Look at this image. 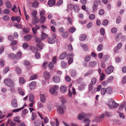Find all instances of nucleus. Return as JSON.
<instances>
[{
    "instance_id": "nucleus-13",
    "label": "nucleus",
    "mask_w": 126,
    "mask_h": 126,
    "mask_svg": "<svg viewBox=\"0 0 126 126\" xmlns=\"http://www.w3.org/2000/svg\"><path fill=\"white\" fill-rule=\"evenodd\" d=\"M67 53L64 52L61 54L59 57L60 59L62 60L64 59L66 56Z\"/></svg>"
},
{
    "instance_id": "nucleus-17",
    "label": "nucleus",
    "mask_w": 126,
    "mask_h": 126,
    "mask_svg": "<svg viewBox=\"0 0 126 126\" xmlns=\"http://www.w3.org/2000/svg\"><path fill=\"white\" fill-rule=\"evenodd\" d=\"M48 36V35L46 33L42 32V34L41 36V39L44 40Z\"/></svg>"
},
{
    "instance_id": "nucleus-18",
    "label": "nucleus",
    "mask_w": 126,
    "mask_h": 126,
    "mask_svg": "<svg viewBox=\"0 0 126 126\" xmlns=\"http://www.w3.org/2000/svg\"><path fill=\"white\" fill-rule=\"evenodd\" d=\"M122 46V44L121 43H119L116 46L117 49H114V51L116 52L118 51V50L121 48Z\"/></svg>"
},
{
    "instance_id": "nucleus-8",
    "label": "nucleus",
    "mask_w": 126,
    "mask_h": 126,
    "mask_svg": "<svg viewBox=\"0 0 126 126\" xmlns=\"http://www.w3.org/2000/svg\"><path fill=\"white\" fill-rule=\"evenodd\" d=\"M60 91L63 93H65L67 91V89L66 87L65 86H62L60 88Z\"/></svg>"
},
{
    "instance_id": "nucleus-31",
    "label": "nucleus",
    "mask_w": 126,
    "mask_h": 126,
    "mask_svg": "<svg viewBox=\"0 0 126 126\" xmlns=\"http://www.w3.org/2000/svg\"><path fill=\"white\" fill-rule=\"evenodd\" d=\"M105 115L104 113L103 114L100 115L99 118L97 117L96 118V120L97 119V120H96V121H101V119L104 118Z\"/></svg>"
},
{
    "instance_id": "nucleus-63",
    "label": "nucleus",
    "mask_w": 126,
    "mask_h": 126,
    "mask_svg": "<svg viewBox=\"0 0 126 126\" xmlns=\"http://www.w3.org/2000/svg\"><path fill=\"white\" fill-rule=\"evenodd\" d=\"M117 31V29L115 27L112 28L111 30V31L113 33H116Z\"/></svg>"
},
{
    "instance_id": "nucleus-2",
    "label": "nucleus",
    "mask_w": 126,
    "mask_h": 126,
    "mask_svg": "<svg viewBox=\"0 0 126 126\" xmlns=\"http://www.w3.org/2000/svg\"><path fill=\"white\" fill-rule=\"evenodd\" d=\"M108 106L109 108L110 109H112L114 108H116L119 106L118 104L116 103L114 101H112L111 99H109L108 101V103L106 104Z\"/></svg>"
},
{
    "instance_id": "nucleus-1",
    "label": "nucleus",
    "mask_w": 126,
    "mask_h": 126,
    "mask_svg": "<svg viewBox=\"0 0 126 126\" xmlns=\"http://www.w3.org/2000/svg\"><path fill=\"white\" fill-rule=\"evenodd\" d=\"M56 106L57 108V111L58 114H61L64 113V110L66 108L64 105L57 104Z\"/></svg>"
},
{
    "instance_id": "nucleus-44",
    "label": "nucleus",
    "mask_w": 126,
    "mask_h": 126,
    "mask_svg": "<svg viewBox=\"0 0 126 126\" xmlns=\"http://www.w3.org/2000/svg\"><path fill=\"white\" fill-rule=\"evenodd\" d=\"M49 91L50 93L52 94H54L56 92L54 89H53V88H52V87H51L50 88Z\"/></svg>"
},
{
    "instance_id": "nucleus-50",
    "label": "nucleus",
    "mask_w": 126,
    "mask_h": 126,
    "mask_svg": "<svg viewBox=\"0 0 126 126\" xmlns=\"http://www.w3.org/2000/svg\"><path fill=\"white\" fill-rule=\"evenodd\" d=\"M126 103L125 102H123L121 105H120L119 107V110H120L124 108Z\"/></svg>"
},
{
    "instance_id": "nucleus-26",
    "label": "nucleus",
    "mask_w": 126,
    "mask_h": 126,
    "mask_svg": "<svg viewBox=\"0 0 126 126\" xmlns=\"http://www.w3.org/2000/svg\"><path fill=\"white\" fill-rule=\"evenodd\" d=\"M106 93L108 94H110L112 92V90L111 88L110 87H108L106 88Z\"/></svg>"
},
{
    "instance_id": "nucleus-38",
    "label": "nucleus",
    "mask_w": 126,
    "mask_h": 126,
    "mask_svg": "<svg viewBox=\"0 0 126 126\" xmlns=\"http://www.w3.org/2000/svg\"><path fill=\"white\" fill-rule=\"evenodd\" d=\"M122 37V35L121 33L119 34L116 38V41L117 42H118V41L121 39Z\"/></svg>"
},
{
    "instance_id": "nucleus-62",
    "label": "nucleus",
    "mask_w": 126,
    "mask_h": 126,
    "mask_svg": "<svg viewBox=\"0 0 126 126\" xmlns=\"http://www.w3.org/2000/svg\"><path fill=\"white\" fill-rule=\"evenodd\" d=\"M35 41L37 43H40L41 42V40L40 38L39 37H36L35 38Z\"/></svg>"
},
{
    "instance_id": "nucleus-11",
    "label": "nucleus",
    "mask_w": 126,
    "mask_h": 126,
    "mask_svg": "<svg viewBox=\"0 0 126 126\" xmlns=\"http://www.w3.org/2000/svg\"><path fill=\"white\" fill-rule=\"evenodd\" d=\"M36 86V83L35 82L33 81L32 82L30 85V89H34Z\"/></svg>"
},
{
    "instance_id": "nucleus-27",
    "label": "nucleus",
    "mask_w": 126,
    "mask_h": 126,
    "mask_svg": "<svg viewBox=\"0 0 126 126\" xmlns=\"http://www.w3.org/2000/svg\"><path fill=\"white\" fill-rule=\"evenodd\" d=\"M31 39V36L29 35H26L24 37V39L25 40L28 41Z\"/></svg>"
},
{
    "instance_id": "nucleus-10",
    "label": "nucleus",
    "mask_w": 126,
    "mask_h": 126,
    "mask_svg": "<svg viewBox=\"0 0 126 126\" xmlns=\"http://www.w3.org/2000/svg\"><path fill=\"white\" fill-rule=\"evenodd\" d=\"M44 77L45 79L48 80L50 78V74L47 71L44 73Z\"/></svg>"
},
{
    "instance_id": "nucleus-12",
    "label": "nucleus",
    "mask_w": 126,
    "mask_h": 126,
    "mask_svg": "<svg viewBox=\"0 0 126 126\" xmlns=\"http://www.w3.org/2000/svg\"><path fill=\"white\" fill-rule=\"evenodd\" d=\"M86 85V84L84 82H82L81 84L78 87L79 90H82L84 89Z\"/></svg>"
},
{
    "instance_id": "nucleus-39",
    "label": "nucleus",
    "mask_w": 126,
    "mask_h": 126,
    "mask_svg": "<svg viewBox=\"0 0 126 126\" xmlns=\"http://www.w3.org/2000/svg\"><path fill=\"white\" fill-rule=\"evenodd\" d=\"M37 78V76L35 74L32 75L30 78V79L31 80L36 79Z\"/></svg>"
},
{
    "instance_id": "nucleus-61",
    "label": "nucleus",
    "mask_w": 126,
    "mask_h": 126,
    "mask_svg": "<svg viewBox=\"0 0 126 126\" xmlns=\"http://www.w3.org/2000/svg\"><path fill=\"white\" fill-rule=\"evenodd\" d=\"M22 55L20 51L16 53V56L17 58H20Z\"/></svg>"
},
{
    "instance_id": "nucleus-4",
    "label": "nucleus",
    "mask_w": 126,
    "mask_h": 126,
    "mask_svg": "<svg viewBox=\"0 0 126 126\" xmlns=\"http://www.w3.org/2000/svg\"><path fill=\"white\" fill-rule=\"evenodd\" d=\"M114 70V67L110 65L105 70V73L107 74H109L112 72Z\"/></svg>"
},
{
    "instance_id": "nucleus-21",
    "label": "nucleus",
    "mask_w": 126,
    "mask_h": 126,
    "mask_svg": "<svg viewBox=\"0 0 126 126\" xmlns=\"http://www.w3.org/2000/svg\"><path fill=\"white\" fill-rule=\"evenodd\" d=\"M40 99L41 102L45 103L46 100V97L44 95L41 94L40 95Z\"/></svg>"
},
{
    "instance_id": "nucleus-22",
    "label": "nucleus",
    "mask_w": 126,
    "mask_h": 126,
    "mask_svg": "<svg viewBox=\"0 0 126 126\" xmlns=\"http://www.w3.org/2000/svg\"><path fill=\"white\" fill-rule=\"evenodd\" d=\"M67 64L65 63L63 61H62L61 62V66L63 68H66L67 66Z\"/></svg>"
},
{
    "instance_id": "nucleus-35",
    "label": "nucleus",
    "mask_w": 126,
    "mask_h": 126,
    "mask_svg": "<svg viewBox=\"0 0 126 126\" xmlns=\"http://www.w3.org/2000/svg\"><path fill=\"white\" fill-rule=\"evenodd\" d=\"M80 46L82 47L84 49V50H87L88 49L87 46L85 44H80Z\"/></svg>"
},
{
    "instance_id": "nucleus-3",
    "label": "nucleus",
    "mask_w": 126,
    "mask_h": 126,
    "mask_svg": "<svg viewBox=\"0 0 126 126\" xmlns=\"http://www.w3.org/2000/svg\"><path fill=\"white\" fill-rule=\"evenodd\" d=\"M5 84L7 86L12 88L15 86V84L14 81L10 79H5L4 80Z\"/></svg>"
},
{
    "instance_id": "nucleus-49",
    "label": "nucleus",
    "mask_w": 126,
    "mask_h": 126,
    "mask_svg": "<svg viewBox=\"0 0 126 126\" xmlns=\"http://www.w3.org/2000/svg\"><path fill=\"white\" fill-rule=\"evenodd\" d=\"M34 96L32 94H31L30 95L29 97V101L31 102H32L34 99Z\"/></svg>"
},
{
    "instance_id": "nucleus-40",
    "label": "nucleus",
    "mask_w": 126,
    "mask_h": 126,
    "mask_svg": "<svg viewBox=\"0 0 126 126\" xmlns=\"http://www.w3.org/2000/svg\"><path fill=\"white\" fill-rule=\"evenodd\" d=\"M68 35V33L67 32H65L64 33H63L62 36L64 38H67Z\"/></svg>"
},
{
    "instance_id": "nucleus-28",
    "label": "nucleus",
    "mask_w": 126,
    "mask_h": 126,
    "mask_svg": "<svg viewBox=\"0 0 126 126\" xmlns=\"http://www.w3.org/2000/svg\"><path fill=\"white\" fill-rule=\"evenodd\" d=\"M36 47L37 48L41 50L42 49L43 47V44L42 43L40 44H38L36 45Z\"/></svg>"
},
{
    "instance_id": "nucleus-48",
    "label": "nucleus",
    "mask_w": 126,
    "mask_h": 126,
    "mask_svg": "<svg viewBox=\"0 0 126 126\" xmlns=\"http://www.w3.org/2000/svg\"><path fill=\"white\" fill-rule=\"evenodd\" d=\"M108 22L109 21L108 20H104L102 23V24L104 26H106L108 24Z\"/></svg>"
},
{
    "instance_id": "nucleus-56",
    "label": "nucleus",
    "mask_w": 126,
    "mask_h": 126,
    "mask_svg": "<svg viewBox=\"0 0 126 126\" xmlns=\"http://www.w3.org/2000/svg\"><path fill=\"white\" fill-rule=\"evenodd\" d=\"M2 19L4 21H7L9 20L10 18L8 15H6L2 17Z\"/></svg>"
},
{
    "instance_id": "nucleus-29",
    "label": "nucleus",
    "mask_w": 126,
    "mask_h": 126,
    "mask_svg": "<svg viewBox=\"0 0 126 126\" xmlns=\"http://www.w3.org/2000/svg\"><path fill=\"white\" fill-rule=\"evenodd\" d=\"M71 76L73 77H75L77 74V72L75 70H72L70 73Z\"/></svg>"
},
{
    "instance_id": "nucleus-43",
    "label": "nucleus",
    "mask_w": 126,
    "mask_h": 126,
    "mask_svg": "<svg viewBox=\"0 0 126 126\" xmlns=\"http://www.w3.org/2000/svg\"><path fill=\"white\" fill-rule=\"evenodd\" d=\"M37 106L38 108H43L44 106V105L43 104L40 102H38V103Z\"/></svg>"
},
{
    "instance_id": "nucleus-37",
    "label": "nucleus",
    "mask_w": 126,
    "mask_h": 126,
    "mask_svg": "<svg viewBox=\"0 0 126 126\" xmlns=\"http://www.w3.org/2000/svg\"><path fill=\"white\" fill-rule=\"evenodd\" d=\"M24 108V107H22L21 108H20L14 109L12 111L13 112H18L19 111L22 110Z\"/></svg>"
},
{
    "instance_id": "nucleus-55",
    "label": "nucleus",
    "mask_w": 126,
    "mask_h": 126,
    "mask_svg": "<svg viewBox=\"0 0 126 126\" xmlns=\"http://www.w3.org/2000/svg\"><path fill=\"white\" fill-rule=\"evenodd\" d=\"M103 46L101 45H99L97 48V50L98 51H100L102 49Z\"/></svg>"
},
{
    "instance_id": "nucleus-34",
    "label": "nucleus",
    "mask_w": 126,
    "mask_h": 126,
    "mask_svg": "<svg viewBox=\"0 0 126 126\" xmlns=\"http://www.w3.org/2000/svg\"><path fill=\"white\" fill-rule=\"evenodd\" d=\"M106 89L105 88H102L101 90V92L102 95H104L106 93Z\"/></svg>"
},
{
    "instance_id": "nucleus-52",
    "label": "nucleus",
    "mask_w": 126,
    "mask_h": 126,
    "mask_svg": "<svg viewBox=\"0 0 126 126\" xmlns=\"http://www.w3.org/2000/svg\"><path fill=\"white\" fill-rule=\"evenodd\" d=\"M76 29L75 28L72 27L71 28H70L69 30V32L71 33H73L75 31Z\"/></svg>"
},
{
    "instance_id": "nucleus-7",
    "label": "nucleus",
    "mask_w": 126,
    "mask_h": 126,
    "mask_svg": "<svg viewBox=\"0 0 126 126\" xmlns=\"http://www.w3.org/2000/svg\"><path fill=\"white\" fill-rule=\"evenodd\" d=\"M39 22L38 19L37 17H33L32 19V24L36 25L37 23Z\"/></svg>"
},
{
    "instance_id": "nucleus-9",
    "label": "nucleus",
    "mask_w": 126,
    "mask_h": 126,
    "mask_svg": "<svg viewBox=\"0 0 126 126\" xmlns=\"http://www.w3.org/2000/svg\"><path fill=\"white\" fill-rule=\"evenodd\" d=\"M60 78L58 76H56L53 77V80L55 83H59L60 81Z\"/></svg>"
},
{
    "instance_id": "nucleus-14",
    "label": "nucleus",
    "mask_w": 126,
    "mask_h": 126,
    "mask_svg": "<svg viewBox=\"0 0 126 126\" xmlns=\"http://www.w3.org/2000/svg\"><path fill=\"white\" fill-rule=\"evenodd\" d=\"M55 4V0H49L48 2V5L50 7H52Z\"/></svg>"
},
{
    "instance_id": "nucleus-19",
    "label": "nucleus",
    "mask_w": 126,
    "mask_h": 126,
    "mask_svg": "<svg viewBox=\"0 0 126 126\" xmlns=\"http://www.w3.org/2000/svg\"><path fill=\"white\" fill-rule=\"evenodd\" d=\"M46 17L45 16H41L40 18L39 21L40 23L43 24L44 23L45 21Z\"/></svg>"
},
{
    "instance_id": "nucleus-42",
    "label": "nucleus",
    "mask_w": 126,
    "mask_h": 126,
    "mask_svg": "<svg viewBox=\"0 0 126 126\" xmlns=\"http://www.w3.org/2000/svg\"><path fill=\"white\" fill-rule=\"evenodd\" d=\"M39 5L38 2V1H35L32 3V6L34 7H37Z\"/></svg>"
},
{
    "instance_id": "nucleus-32",
    "label": "nucleus",
    "mask_w": 126,
    "mask_h": 126,
    "mask_svg": "<svg viewBox=\"0 0 126 126\" xmlns=\"http://www.w3.org/2000/svg\"><path fill=\"white\" fill-rule=\"evenodd\" d=\"M17 90L18 92L20 94L22 95H25V94L24 93L20 88H18L17 89Z\"/></svg>"
},
{
    "instance_id": "nucleus-36",
    "label": "nucleus",
    "mask_w": 126,
    "mask_h": 126,
    "mask_svg": "<svg viewBox=\"0 0 126 126\" xmlns=\"http://www.w3.org/2000/svg\"><path fill=\"white\" fill-rule=\"evenodd\" d=\"M96 79L95 77L93 78L91 80V85H94L96 82Z\"/></svg>"
},
{
    "instance_id": "nucleus-15",
    "label": "nucleus",
    "mask_w": 126,
    "mask_h": 126,
    "mask_svg": "<svg viewBox=\"0 0 126 126\" xmlns=\"http://www.w3.org/2000/svg\"><path fill=\"white\" fill-rule=\"evenodd\" d=\"M73 8L74 11L76 13H78L79 12V6L76 4H75L73 6Z\"/></svg>"
},
{
    "instance_id": "nucleus-46",
    "label": "nucleus",
    "mask_w": 126,
    "mask_h": 126,
    "mask_svg": "<svg viewBox=\"0 0 126 126\" xmlns=\"http://www.w3.org/2000/svg\"><path fill=\"white\" fill-rule=\"evenodd\" d=\"M91 56L90 55H87L85 58V59L86 62H88L90 60Z\"/></svg>"
},
{
    "instance_id": "nucleus-59",
    "label": "nucleus",
    "mask_w": 126,
    "mask_h": 126,
    "mask_svg": "<svg viewBox=\"0 0 126 126\" xmlns=\"http://www.w3.org/2000/svg\"><path fill=\"white\" fill-rule=\"evenodd\" d=\"M45 12L44 10H41L40 13V17L44 16V15H45Z\"/></svg>"
},
{
    "instance_id": "nucleus-64",
    "label": "nucleus",
    "mask_w": 126,
    "mask_h": 126,
    "mask_svg": "<svg viewBox=\"0 0 126 126\" xmlns=\"http://www.w3.org/2000/svg\"><path fill=\"white\" fill-rule=\"evenodd\" d=\"M105 77V74L103 73L101 75L100 78V81H102L103 80Z\"/></svg>"
},
{
    "instance_id": "nucleus-20",
    "label": "nucleus",
    "mask_w": 126,
    "mask_h": 126,
    "mask_svg": "<svg viewBox=\"0 0 126 126\" xmlns=\"http://www.w3.org/2000/svg\"><path fill=\"white\" fill-rule=\"evenodd\" d=\"M7 7L9 8H11L12 5L10 2L8 1H6L4 3Z\"/></svg>"
},
{
    "instance_id": "nucleus-25",
    "label": "nucleus",
    "mask_w": 126,
    "mask_h": 126,
    "mask_svg": "<svg viewBox=\"0 0 126 126\" xmlns=\"http://www.w3.org/2000/svg\"><path fill=\"white\" fill-rule=\"evenodd\" d=\"M101 1L99 0H95L94 2V6H97L100 5L101 3Z\"/></svg>"
},
{
    "instance_id": "nucleus-24",
    "label": "nucleus",
    "mask_w": 126,
    "mask_h": 126,
    "mask_svg": "<svg viewBox=\"0 0 126 126\" xmlns=\"http://www.w3.org/2000/svg\"><path fill=\"white\" fill-rule=\"evenodd\" d=\"M87 36L85 34H81L79 38V40L80 41H84L86 39Z\"/></svg>"
},
{
    "instance_id": "nucleus-57",
    "label": "nucleus",
    "mask_w": 126,
    "mask_h": 126,
    "mask_svg": "<svg viewBox=\"0 0 126 126\" xmlns=\"http://www.w3.org/2000/svg\"><path fill=\"white\" fill-rule=\"evenodd\" d=\"M95 17V15L94 14H90L89 16V19L91 20L94 19Z\"/></svg>"
},
{
    "instance_id": "nucleus-53",
    "label": "nucleus",
    "mask_w": 126,
    "mask_h": 126,
    "mask_svg": "<svg viewBox=\"0 0 126 126\" xmlns=\"http://www.w3.org/2000/svg\"><path fill=\"white\" fill-rule=\"evenodd\" d=\"M73 55V53H68L67 56V57L68 59L72 58Z\"/></svg>"
},
{
    "instance_id": "nucleus-54",
    "label": "nucleus",
    "mask_w": 126,
    "mask_h": 126,
    "mask_svg": "<svg viewBox=\"0 0 126 126\" xmlns=\"http://www.w3.org/2000/svg\"><path fill=\"white\" fill-rule=\"evenodd\" d=\"M121 17L118 16H117L116 20V22L117 24L121 22Z\"/></svg>"
},
{
    "instance_id": "nucleus-60",
    "label": "nucleus",
    "mask_w": 126,
    "mask_h": 126,
    "mask_svg": "<svg viewBox=\"0 0 126 126\" xmlns=\"http://www.w3.org/2000/svg\"><path fill=\"white\" fill-rule=\"evenodd\" d=\"M47 64L48 63L46 61L44 62L42 66V67L44 69H46L47 67Z\"/></svg>"
},
{
    "instance_id": "nucleus-47",
    "label": "nucleus",
    "mask_w": 126,
    "mask_h": 126,
    "mask_svg": "<svg viewBox=\"0 0 126 126\" xmlns=\"http://www.w3.org/2000/svg\"><path fill=\"white\" fill-rule=\"evenodd\" d=\"M63 3V0H59L57 2L56 5L58 6H59L61 5Z\"/></svg>"
},
{
    "instance_id": "nucleus-41",
    "label": "nucleus",
    "mask_w": 126,
    "mask_h": 126,
    "mask_svg": "<svg viewBox=\"0 0 126 126\" xmlns=\"http://www.w3.org/2000/svg\"><path fill=\"white\" fill-rule=\"evenodd\" d=\"M16 71L18 74H19L21 73V70L19 67H17L16 68Z\"/></svg>"
},
{
    "instance_id": "nucleus-58",
    "label": "nucleus",
    "mask_w": 126,
    "mask_h": 126,
    "mask_svg": "<svg viewBox=\"0 0 126 126\" xmlns=\"http://www.w3.org/2000/svg\"><path fill=\"white\" fill-rule=\"evenodd\" d=\"M93 71L91 70L90 71H89L86 73H85L84 75V76L85 77H86L88 76L89 75L93 73Z\"/></svg>"
},
{
    "instance_id": "nucleus-5",
    "label": "nucleus",
    "mask_w": 126,
    "mask_h": 126,
    "mask_svg": "<svg viewBox=\"0 0 126 126\" xmlns=\"http://www.w3.org/2000/svg\"><path fill=\"white\" fill-rule=\"evenodd\" d=\"M88 114L86 113H85L82 112L78 115V119L80 120H81L84 118H88Z\"/></svg>"
},
{
    "instance_id": "nucleus-45",
    "label": "nucleus",
    "mask_w": 126,
    "mask_h": 126,
    "mask_svg": "<svg viewBox=\"0 0 126 126\" xmlns=\"http://www.w3.org/2000/svg\"><path fill=\"white\" fill-rule=\"evenodd\" d=\"M19 81L21 84H23L25 82L24 78L23 77H20L19 79Z\"/></svg>"
},
{
    "instance_id": "nucleus-6",
    "label": "nucleus",
    "mask_w": 126,
    "mask_h": 126,
    "mask_svg": "<svg viewBox=\"0 0 126 126\" xmlns=\"http://www.w3.org/2000/svg\"><path fill=\"white\" fill-rule=\"evenodd\" d=\"M12 107L14 108H16L18 107L17 102L16 99H14L12 100L11 101Z\"/></svg>"
},
{
    "instance_id": "nucleus-33",
    "label": "nucleus",
    "mask_w": 126,
    "mask_h": 126,
    "mask_svg": "<svg viewBox=\"0 0 126 126\" xmlns=\"http://www.w3.org/2000/svg\"><path fill=\"white\" fill-rule=\"evenodd\" d=\"M31 50L34 53L37 52L38 51V49L32 46L30 47Z\"/></svg>"
},
{
    "instance_id": "nucleus-30",
    "label": "nucleus",
    "mask_w": 126,
    "mask_h": 126,
    "mask_svg": "<svg viewBox=\"0 0 126 126\" xmlns=\"http://www.w3.org/2000/svg\"><path fill=\"white\" fill-rule=\"evenodd\" d=\"M9 57L11 59H14L16 57V55L13 53H10L8 55Z\"/></svg>"
},
{
    "instance_id": "nucleus-23",
    "label": "nucleus",
    "mask_w": 126,
    "mask_h": 126,
    "mask_svg": "<svg viewBox=\"0 0 126 126\" xmlns=\"http://www.w3.org/2000/svg\"><path fill=\"white\" fill-rule=\"evenodd\" d=\"M96 63L95 61L90 62L89 63L88 66L93 67L95 66Z\"/></svg>"
},
{
    "instance_id": "nucleus-16",
    "label": "nucleus",
    "mask_w": 126,
    "mask_h": 126,
    "mask_svg": "<svg viewBox=\"0 0 126 126\" xmlns=\"http://www.w3.org/2000/svg\"><path fill=\"white\" fill-rule=\"evenodd\" d=\"M47 41L49 44H53L55 42V40L54 38L49 37L48 38Z\"/></svg>"
},
{
    "instance_id": "nucleus-51",
    "label": "nucleus",
    "mask_w": 126,
    "mask_h": 126,
    "mask_svg": "<svg viewBox=\"0 0 126 126\" xmlns=\"http://www.w3.org/2000/svg\"><path fill=\"white\" fill-rule=\"evenodd\" d=\"M37 14V12L36 10H34L33 12H32V15L33 16V17H37L36 16Z\"/></svg>"
}]
</instances>
